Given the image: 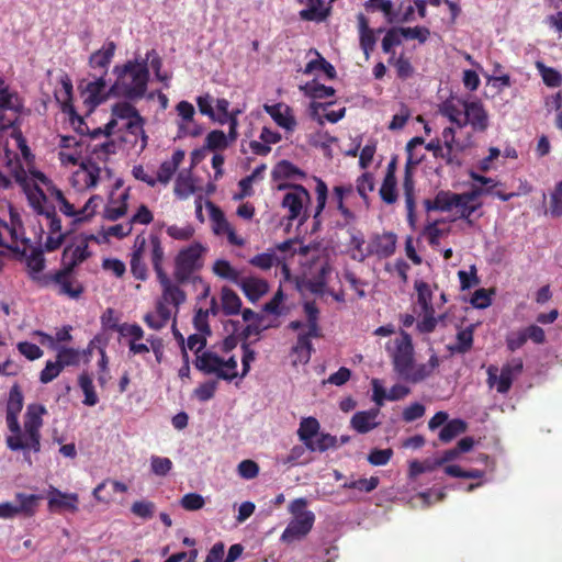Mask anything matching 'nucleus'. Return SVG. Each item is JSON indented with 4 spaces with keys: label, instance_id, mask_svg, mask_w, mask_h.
Segmentation results:
<instances>
[{
    "label": "nucleus",
    "instance_id": "nucleus-17",
    "mask_svg": "<svg viewBox=\"0 0 562 562\" xmlns=\"http://www.w3.org/2000/svg\"><path fill=\"white\" fill-rule=\"evenodd\" d=\"M484 194V189L473 187L470 191L458 193L460 201L456 202L453 207L458 209L459 218L464 220L472 225L471 215L482 206L479 198Z\"/></svg>",
    "mask_w": 562,
    "mask_h": 562
},
{
    "label": "nucleus",
    "instance_id": "nucleus-34",
    "mask_svg": "<svg viewBox=\"0 0 562 562\" xmlns=\"http://www.w3.org/2000/svg\"><path fill=\"white\" fill-rule=\"evenodd\" d=\"M305 173L289 160H281L272 170L273 180L304 178Z\"/></svg>",
    "mask_w": 562,
    "mask_h": 562
},
{
    "label": "nucleus",
    "instance_id": "nucleus-30",
    "mask_svg": "<svg viewBox=\"0 0 562 562\" xmlns=\"http://www.w3.org/2000/svg\"><path fill=\"white\" fill-rule=\"evenodd\" d=\"M145 119L139 114L133 120L126 122L125 130L126 132L134 137L133 143L134 146H137L138 138L140 139L139 150H144L147 146L148 136L144 130Z\"/></svg>",
    "mask_w": 562,
    "mask_h": 562
},
{
    "label": "nucleus",
    "instance_id": "nucleus-45",
    "mask_svg": "<svg viewBox=\"0 0 562 562\" xmlns=\"http://www.w3.org/2000/svg\"><path fill=\"white\" fill-rule=\"evenodd\" d=\"M229 138L221 130L211 131L205 138V148L209 150H223L229 145Z\"/></svg>",
    "mask_w": 562,
    "mask_h": 562
},
{
    "label": "nucleus",
    "instance_id": "nucleus-42",
    "mask_svg": "<svg viewBox=\"0 0 562 562\" xmlns=\"http://www.w3.org/2000/svg\"><path fill=\"white\" fill-rule=\"evenodd\" d=\"M337 438L330 434H319L316 439L307 443L306 449L311 452H325L330 448L337 447Z\"/></svg>",
    "mask_w": 562,
    "mask_h": 562
},
{
    "label": "nucleus",
    "instance_id": "nucleus-49",
    "mask_svg": "<svg viewBox=\"0 0 562 562\" xmlns=\"http://www.w3.org/2000/svg\"><path fill=\"white\" fill-rule=\"evenodd\" d=\"M315 70L324 71L329 79H334L336 77L335 67L321 55H318L317 59H313L306 64L304 72L312 74Z\"/></svg>",
    "mask_w": 562,
    "mask_h": 562
},
{
    "label": "nucleus",
    "instance_id": "nucleus-53",
    "mask_svg": "<svg viewBox=\"0 0 562 562\" xmlns=\"http://www.w3.org/2000/svg\"><path fill=\"white\" fill-rule=\"evenodd\" d=\"M23 393L19 384H13L9 392L5 412L20 414L23 408Z\"/></svg>",
    "mask_w": 562,
    "mask_h": 562
},
{
    "label": "nucleus",
    "instance_id": "nucleus-32",
    "mask_svg": "<svg viewBox=\"0 0 562 562\" xmlns=\"http://www.w3.org/2000/svg\"><path fill=\"white\" fill-rule=\"evenodd\" d=\"M319 428V422L315 417H304L301 419L297 437L304 443L305 448L307 443L314 440V437L318 435Z\"/></svg>",
    "mask_w": 562,
    "mask_h": 562
},
{
    "label": "nucleus",
    "instance_id": "nucleus-10",
    "mask_svg": "<svg viewBox=\"0 0 562 562\" xmlns=\"http://www.w3.org/2000/svg\"><path fill=\"white\" fill-rule=\"evenodd\" d=\"M23 109L19 94H8L0 91V130H8L13 126Z\"/></svg>",
    "mask_w": 562,
    "mask_h": 562
},
{
    "label": "nucleus",
    "instance_id": "nucleus-40",
    "mask_svg": "<svg viewBox=\"0 0 562 562\" xmlns=\"http://www.w3.org/2000/svg\"><path fill=\"white\" fill-rule=\"evenodd\" d=\"M78 383L85 394L82 403L87 406H94L99 402V397L94 391L92 378L87 372H82L78 378Z\"/></svg>",
    "mask_w": 562,
    "mask_h": 562
},
{
    "label": "nucleus",
    "instance_id": "nucleus-7",
    "mask_svg": "<svg viewBox=\"0 0 562 562\" xmlns=\"http://www.w3.org/2000/svg\"><path fill=\"white\" fill-rule=\"evenodd\" d=\"M394 371L405 380L414 366V346L408 333L402 330L401 338L396 340V347L392 357Z\"/></svg>",
    "mask_w": 562,
    "mask_h": 562
},
{
    "label": "nucleus",
    "instance_id": "nucleus-50",
    "mask_svg": "<svg viewBox=\"0 0 562 562\" xmlns=\"http://www.w3.org/2000/svg\"><path fill=\"white\" fill-rule=\"evenodd\" d=\"M437 468H439V465L437 464L436 459H426L424 461L413 460L409 462L408 475L409 477L415 479L423 473L432 472Z\"/></svg>",
    "mask_w": 562,
    "mask_h": 562
},
{
    "label": "nucleus",
    "instance_id": "nucleus-62",
    "mask_svg": "<svg viewBox=\"0 0 562 562\" xmlns=\"http://www.w3.org/2000/svg\"><path fill=\"white\" fill-rule=\"evenodd\" d=\"M305 89L306 93L314 99H325L335 94V89L333 87H327L316 81L307 83Z\"/></svg>",
    "mask_w": 562,
    "mask_h": 562
},
{
    "label": "nucleus",
    "instance_id": "nucleus-35",
    "mask_svg": "<svg viewBox=\"0 0 562 562\" xmlns=\"http://www.w3.org/2000/svg\"><path fill=\"white\" fill-rule=\"evenodd\" d=\"M468 429V424L460 419H451L447 422V424L442 427V429L439 432V440L448 443L452 441L456 437L459 435L465 432Z\"/></svg>",
    "mask_w": 562,
    "mask_h": 562
},
{
    "label": "nucleus",
    "instance_id": "nucleus-24",
    "mask_svg": "<svg viewBox=\"0 0 562 562\" xmlns=\"http://www.w3.org/2000/svg\"><path fill=\"white\" fill-rule=\"evenodd\" d=\"M358 32H359V44L366 59H369L371 53L374 50L376 44L375 32L369 25V20L363 13L357 15Z\"/></svg>",
    "mask_w": 562,
    "mask_h": 562
},
{
    "label": "nucleus",
    "instance_id": "nucleus-11",
    "mask_svg": "<svg viewBox=\"0 0 562 562\" xmlns=\"http://www.w3.org/2000/svg\"><path fill=\"white\" fill-rule=\"evenodd\" d=\"M397 237L392 232L374 234L366 248V255L376 256L379 259H386L394 255L396 250Z\"/></svg>",
    "mask_w": 562,
    "mask_h": 562
},
{
    "label": "nucleus",
    "instance_id": "nucleus-21",
    "mask_svg": "<svg viewBox=\"0 0 562 562\" xmlns=\"http://www.w3.org/2000/svg\"><path fill=\"white\" fill-rule=\"evenodd\" d=\"M379 413V408H371L355 413L350 419L351 428L358 434L370 432L380 425V422L376 420Z\"/></svg>",
    "mask_w": 562,
    "mask_h": 562
},
{
    "label": "nucleus",
    "instance_id": "nucleus-12",
    "mask_svg": "<svg viewBox=\"0 0 562 562\" xmlns=\"http://www.w3.org/2000/svg\"><path fill=\"white\" fill-rule=\"evenodd\" d=\"M45 263L46 260L41 248H32L30 254L25 255L27 276L40 288H46L47 280L52 274V272L43 273Z\"/></svg>",
    "mask_w": 562,
    "mask_h": 562
},
{
    "label": "nucleus",
    "instance_id": "nucleus-19",
    "mask_svg": "<svg viewBox=\"0 0 562 562\" xmlns=\"http://www.w3.org/2000/svg\"><path fill=\"white\" fill-rule=\"evenodd\" d=\"M157 280L161 286V301L173 305L177 314L180 305L187 300L186 292L180 288V283L173 282L168 274Z\"/></svg>",
    "mask_w": 562,
    "mask_h": 562
},
{
    "label": "nucleus",
    "instance_id": "nucleus-56",
    "mask_svg": "<svg viewBox=\"0 0 562 562\" xmlns=\"http://www.w3.org/2000/svg\"><path fill=\"white\" fill-rule=\"evenodd\" d=\"M249 263L261 270H269L274 265H279L280 260L274 252H262L254 256Z\"/></svg>",
    "mask_w": 562,
    "mask_h": 562
},
{
    "label": "nucleus",
    "instance_id": "nucleus-4",
    "mask_svg": "<svg viewBox=\"0 0 562 562\" xmlns=\"http://www.w3.org/2000/svg\"><path fill=\"white\" fill-rule=\"evenodd\" d=\"M74 270L65 265L61 269L52 272L46 288H53L60 296H67L72 300L80 299L85 292V286L75 277Z\"/></svg>",
    "mask_w": 562,
    "mask_h": 562
},
{
    "label": "nucleus",
    "instance_id": "nucleus-60",
    "mask_svg": "<svg viewBox=\"0 0 562 562\" xmlns=\"http://www.w3.org/2000/svg\"><path fill=\"white\" fill-rule=\"evenodd\" d=\"M151 472L158 476H166L172 469V461L166 457L151 456Z\"/></svg>",
    "mask_w": 562,
    "mask_h": 562
},
{
    "label": "nucleus",
    "instance_id": "nucleus-36",
    "mask_svg": "<svg viewBox=\"0 0 562 562\" xmlns=\"http://www.w3.org/2000/svg\"><path fill=\"white\" fill-rule=\"evenodd\" d=\"M105 87L106 81L104 76H99L95 80L88 82L85 88V92L88 93L87 101L93 105L102 103L105 100L103 95Z\"/></svg>",
    "mask_w": 562,
    "mask_h": 562
},
{
    "label": "nucleus",
    "instance_id": "nucleus-64",
    "mask_svg": "<svg viewBox=\"0 0 562 562\" xmlns=\"http://www.w3.org/2000/svg\"><path fill=\"white\" fill-rule=\"evenodd\" d=\"M63 371L61 363L56 361L48 360L44 367V369L40 373V381L43 384H47L56 379L60 372Z\"/></svg>",
    "mask_w": 562,
    "mask_h": 562
},
{
    "label": "nucleus",
    "instance_id": "nucleus-28",
    "mask_svg": "<svg viewBox=\"0 0 562 562\" xmlns=\"http://www.w3.org/2000/svg\"><path fill=\"white\" fill-rule=\"evenodd\" d=\"M78 503L79 497L76 493H63L58 490H54L50 493L49 499H48V507L50 509H65L69 510L71 513H75L78 510Z\"/></svg>",
    "mask_w": 562,
    "mask_h": 562
},
{
    "label": "nucleus",
    "instance_id": "nucleus-25",
    "mask_svg": "<svg viewBox=\"0 0 562 562\" xmlns=\"http://www.w3.org/2000/svg\"><path fill=\"white\" fill-rule=\"evenodd\" d=\"M237 285L252 303L257 302L269 291L268 282L257 277H241Z\"/></svg>",
    "mask_w": 562,
    "mask_h": 562
},
{
    "label": "nucleus",
    "instance_id": "nucleus-16",
    "mask_svg": "<svg viewBox=\"0 0 562 562\" xmlns=\"http://www.w3.org/2000/svg\"><path fill=\"white\" fill-rule=\"evenodd\" d=\"M443 146V161L448 166H461V154L464 151L465 146L456 138V130L453 127H446L441 133Z\"/></svg>",
    "mask_w": 562,
    "mask_h": 562
},
{
    "label": "nucleus",
    "instance_id": "nucleus-8",
    "mask_svg": "<svg viewBox=\"0 0 562 562\" xmlns=\"http://www.w3.org/2000/svg\"><path fill=\"white\" fill-rule=\"evenodd\" d=\"M522 369L524 362L521 358H513L510 361L506 362L501 369L499 376H497L498 369L494 366H491L487 369V383L490 386H492L495 382H497V392L505 394L510 390L514 378L520 374Z\"/></svg>",
    "mask_w": 562,
    "mask_h": 562
},
{
    "label": "nucleus",
    "instance_id": "nucleus-38",
    "mask_svg": "<svg viewBox=\"0 0 562 562\" xmlns=\"http://www.w3.org/2000/svg\"><path fill=\"white\" fill-rule=\"evenodd\" d=\"M89 255L90 254L88 251V244L87 241L83 240L75 248H65L63 252V260H66L70 256L69 261L66 263V266L75 269V267L85 261L89 257Z\"/></svg>",
    "mask_w": 562,
    "mask_h": 562
},
{
    "label": "nucleus",
    "instance_id": "nucleus-41",
    "mask_svg": "<svg viewBox=\"0 0 562 562\" xmlns=\"http://www.w3.org/2000/svg\"><path fill=\"white\" fill-rule=\"evenodd\" d=\"M415 290L417 292V302L423 311L434 312L432 292L428 283L422 280L415 281Z\"/></svg>",
    "mask_w": 562,
    "mask_h": 562
},
{
    "label": "nucleus",
    "instance_id": "nucleus-5",
    "mask_svg": "<svg viewBox=\"0 0 562 562\" xmlns=\"http://www.w3.org/2000/svg\"><path fill=\"white\" fill-rule=\"evenodd\" d=\"M311 202V194L304 186H293L292 191H288L281 202L282 207L288 209V220H299L303 225L310 217L307 204Z\"/></svg>",
    "mask_w": 562,
    "mask_h": 562
},
{
    "label": "nucleus",
    "instance_id": "nucleus-39",
    "mask_svg": "<svg viewBox=\"0 0 562 562\" xmlns=\"http://www.w3.org/2000/svg\"><path fill=\"white\" fill-rule=\"evenodd\" d=\"M473 346V326H468L457 334V344L449 346L452 353H465Z\"/></svg>",
    "mask_w": 562,
    "mask_h": 562
},
{
    "label": "nucleus",
    "instance_id": "nucleus-13",
    "mask_svg": "<svg viewBox=\"0 0 562 562\" xmlns=\"http://www.w3.org/2000/svg\"><path fill=\"white\" fill-rule=\"evenodd\" d=\"M195 367L205 374H215L218 379L225 381H232L238 375V373H228L223 369V359L211 351H204L198 356Z\"/></svg>",
    "mask_w": 562,
    "mask_h": 562
},
{
    "label": "nucleus",
    "instance_id": "nucleus-23",
    "mask_svg": "<svg viewBox=\"0 0 562 562\" xmlns=\"http://www.w3.org/2000/svg\"><path fill=\"white\" fill-rule=\"evenodd\" d=\"M116 45L113 41L106 42L100 49L89 57V66L92 69H100V76H106L109 66L114 57Z\"/></svg>",
    "mask_w": 562,
    "mask_h": 562
},
{
    "label": "nucleus",
    "instance_id": "nucleus-15",
    "mask_svg": "<svg viewBox=\"0 0 562 562\" xmlns=\"http://www.w3.org/2000/svg\"><path fill=\"white\" fill-rule=\"evenodd\" d=\"M314 521L315 516L312 512L297 515V517H294V519L289 522L282 532L281 540L283 542L291 543L294 540L302 539L312 530Z\"/></svg>",
    "mask_w": 562,
    "mask_h": 562
},
{
    "label": "nucleus",
    "instance_id": "nucleus-6",
    "mask_svg": "<svg viewBox=\"0 0 562 562\" xmlns=\"http://www.w3.org/2000/svg\"><path fill=\"white\" fill-rule=\"evenodd\" d=\"M46 408L42 404H30L24 415V437L29 443L27 449L34 452L41 451V428L43 426V415Z\"/></svg>",
    "mask_w": 562,
    "mask_h": 562
},
{
    "label": "nucleus",
    "instance_id": "nucleus-22",
    "mask_svg": "<svg viewBox=\"0 0 562 562\" xmlns=\"http://www.w3.org/2000/svg\"><path fill=\"white\" fill-rule=\"evenodd\" d=\"M5 422L8 429L13 434L12 436H8L5 439L8 448L12 451L26 450L29 443L23 439L19 423V414L5 412Z\"/></svg>",
    "mask_w": 562,
    "mask_h": 562
},
{
    "label": "nucleus",
    "instance_id": "nucleus-63",
    "mask_svg": "<svg viewBox=\"0 0 562 562\" xmlns=\"http://www.w3.org/2000/svg\"><path fill=\"white\" fill-rule=\"evenodd\" d=\"M505 342L507 349L512 352L520 349L527 342L524 328L509 331L506 335Z\"/></svg>",
    "mask_w": 562,
    "mask_h": 562
},
{
    "label": "nucleus",
    "instance_id": "nucleus-29",
    "mask_svg": "<svg viewBox=\"0 0 562 562\" xmlns=\"http://www.w3.org/2000/svg\"><path fill=\"white\" fill-rule=\"evenodd\" d=\"M316 187H315V193H316V206L313 214V228L312 232L315 233L319 229L322 224V213L325 210L327 198H328V188L325 181H323L321 178H315Z\"/></svg>",
    "mask_w": 562,
    "mask_h": 562
},
{
    "label": "nucleus",
    "instance_id": "nucleus-37",
    "mask_svg": "<svg viewBox=\"0 0 562 562\" xmlns=\"http://www.w3.org/2000/svg\"><path fill=\"white\" fill-rule=\"evenodd\" d=\"M222 310L225 315H236L240 312L241 300L229 288L222 289Z\"/></svg>",
    "mask_w": 562,
    "mask_h": 562
},
{
    "label": "nucleus",
    "instance_id": "nucleus-58",
    "mask_svg": "<svg viewBox=\"0 0 562 562\" xmlns=\"http://www.w3.org/2000/svg\"><path fill=\"white\" fill-rule=\"evenodd\" d=\"M549 214L552 217L562 216V180L554 186L550 194Z\"/></svg>",
    "mask_w": 562,
    "mask_h": 562
},
{
    "label": "nucleus",
    "instance_id": "nucleus-46",
    "mask_svg": "<svg viewBox=\"0 0 562 562\" xmlns=\"http://www.w3.org/2000/svg\"><path fill=\"white\" fill-rule=\"evenodd\" d=\"M123 337H130L128 341H139L144 338V330L138 324H113L110 326Z\"/></svg>",
    "mask_w": 562,
    "mask_h": 562
},
{
    "label": "nucleus",
    "instance_id": "nucleus-26",
    "mask_svg": "<svg viewBox=\"0 0 562 562\" xmlns=\"http://www.w3.org/2000/svg\"><path fill=\"white\" fill-rule=\"evenodd\" d=\"M149 260L153 266V269L156 273L157 279L167 276V272L164 269V262L166 259L165 248L162 246L161 239L158 235L151 234L149 236Z\"/></svg>",
    "mask_w": 562,
    "mask_h": 562
},
{
    "label": "nucleus",
    "instance_id": "nucleus-61",
    "mask_svg": "<svg viewBox=\"0 0 562 562\" xmlns=\"http://www.w3.org/2000/svg\"><path fill=\"white\" fill-rule=\"evenodd\" d=\"M56 360L61 363L63 369L68 366H77L80 360V353L74 348L61 347L58 350Z\"/></svg>",
    "mask_w": 562,
    "mask_h": 562
},
{
    "label": "nucleus",
    "instance_id": "nucleus-18",
    "mask_svg": "<svg viewBox=\"0 0 562 562\" xmlns=\"http://www.w3.org/2000/svg\"><path fill=\"white\" fill-rule=\"evenodd\" d=\"M210 215L214 234L226 235L227 240L231 245L239 247L245 245V240L236 235L235 229L227 221L224 212L220 207L212 204Z\"/></svg>",
    "mask_w": 562,
    "mask_h": 562
},
{
    "label": "nucleus",
    "instance_id": "nucleus-2",
    "mask_svg": "<svg viewBox=\"0 0 562 562\" xmlns=\"http://www.w3.org/2000/svg\"><path fill=\"white\" fill-rule=\"evenodd\" d=\"M207 248L200 241H193L181 248L175 257L173 278L180 284L190 281L192 274L203 267V256Z\"/></svg>",
    "mask_w": 562,
    "mask_h": 562
},
{
    "label": "nucleus",
    "instance_id": "nucleus-48",
    "mask_svg": "<svg viewBox=\"0 0 562 562\" xmlns=\"http://www.w3.org/2000/svg\"><path fill=\"white\" fill-rule=\"evenodd\" d=\"M156 512V505L151 501H136L131 506V513L144 520L151 519Z\"/></svg>",
    "mask_w": 562,
    "mask_h": 562
},
{
    "label": "nucleus",
    "instance_id": "nucleus-54",
    "mask_svg": "<svg viewBox=\"0 0 562 562\" xmlns=\"http://www.w3.org/2000/svg\"><path fill=\"white\" fill-rule=\"evenodd\" d=\"M379 477L371 476L370 479H359L350 482H346L342 487L348 490H358L360 492L370 493L374 491L379 485Z\"/></svg>",
    "mask_w": 562,
    "mask_h": 562
},
{
    "label": "nucleus",
    "instance_id": "nucleus-20",
    "mask_svg": "<svg viewBox=\"0 0 562 562\" xmlns=\"http://www.w3.org/2000/svg\"><path fill=\"white\" fill-rule=\"evenodd\" d=\"M263 110L282 128L293 131L296 126V120L292 114V109L284 103L273 105L265 104Z\"/></svg>",
    "mask_w": 562,
    "mask_h": 562
},
{
    "label": "nucleus",
    "instance_id": "nucleus-27",
    "mask_svg": "<svg viewBox=\"0 0 562 562\" xmlns=\"http://www.w3.org/2000/svg\"><path fill=\"white\" fill-rule=\"evenodd\" d=\"M458 201H460V196H458V193L441 190L436 194V196L432 200L426 199L424 201V206L428 212H449L453 209L456 202Z\"/></svg>",
    "mask_w": 562,
    "mask_h": 562
},
{
    "label": "nucleus",
    "instance_id": "nucleus-59",
    "mask_svg": "<svg viewBox=\"0 0 562 562\" xmlns=\"http://www.w3.org/2000/svg\"><path fill=\"white\" fill-rule=\"evenodd\" d=\"M401 35L406 40H417L424 44L428 40L430 31L426 26L401 27Z\"/></svg>",
    "mask_w": 562,
    "mask_h": 562
},
{
    "label": "nucleus",
    "instance_id": "nucleus-57",
    "mask_svg": "<svg viewBox=\"0 0 562 562\" xmlns=\"http://www.w3.org/2000/svg\"><path fill=\"white\" fill-rule=\"evenodd\" d=\"M445 473L452 477H463V479H482L484 472L479 469L472 470H462L457 464H449L445 467Z\"/></svg>",
    "mask_w": 562,
    "mask_h": 562
},
{
    "label": "nucleus",
    "instance_id": "nucleus-43",
    "mask_svg": "<svg viewBox=\"0 0 562 562\" xmlns=\"http://www.w3.org/2000/svg\"><path fill=\"white\" fill-rule=\"evenodd\" d=\"M195 191L193 180L190 175L180 172L175 182V194L179 199H187Z\"/></svg>",
    "mask_w": 562,
    "mask_h": 562
},
{
    "label": "nucleus",
    "instance_id": "nucleus-31",
    "mask_svg": "<svg viewBox=\"0 0 562 562\" xmlns=\"http://www.w3.org/2000/svg\"><path fill=\"white\" fill-rule=\"evenodd\" d=\"M329 15V8H324V0H308L307 7L300 12L304 21L322 22Z\"/></svg>",
    "mask_w": 562,
    "mask_h": 562
},
{
    "label": "nucleus",
    "instance_id": "nucleus-14",
    "mask_svg": "<svg viewBox=\"0 0 562 562\" xmlns=\"http://www.w3.org/2000/svg\"><path fill=\"white\" fill-rule=\"evenodd\" d=\"M147 246V239L144 235L139 234L136 236L131 252V273L138 281H146L149 277L148 268L145 262V250Z\"/></svg>",
    "mask_w": 562,
    "mask_h": 562
},
{
    "label": "nucleus",
    "instance_id": "nucleus-44",
    "mask_svg": "<svg viewBox=\"0 0 562 562\" xmlns=\"http://www.w3.org/2000/svg\"><path fill=\"white\" fill-rule=\"evenodd\" d=\"M396 184V178H393L391 175L389 177H384L381 188L379 190V194L382 201L385 202L386 204H393L397 201Z\"/></svg>",
    "mask_w": 562,
    "mask_h": 562
},
{
    "label": "nucleus",
    "instance_id": "nucleus-47",
    "mask_svg": "<svg viewBox=\"0 0 562 562\" xmlns=\"http://www.w3.org/2000/svg\"><path fill=\"white\" fill-rule=\"evenodd\" d=\"M536 66L546 86L557 88L562 85V75L557 69L548 67L541 61H538Z\"/></svg>",
    "mask_w": 562,
    "mask_h": 562
},
{
    "label": "nucleus",
    "instance_id": "nucleus-55",
    "mask_svg": "<svg viewBox=\"0 0 562 562\" xmlns=\"http://www.w3.org/2000/svg\"><path fill=\"white\" fill-rule=\"evenodd\" d=\"M15 498L18 502V505H15L18 513H24L27 515H32L34 513L38 496L33 494L18 493Z\"/></svg>",
    "mask_w": 562,
    "mask_h": 562
},
{
    "label": "nucleus",
    "instance_id": "nucleus-51",
    "mask_svg": "<svg viewBox=\"0 0 562 562\" xmlns=\"http://www.w3.org/2000/svg\"><path fill=\"white\" fill-rule=\"evenodd\" d=\"M103 202L102 196L94 194L91 195L85 205L79 210V217H77V222L89 221L97 213V209Z\"/></svg>",
    "mask_w": 562,
    "mask_h": 562
},
{
    "label": "nucleus",
    "instance_id": "nucleus-3",
    "mask_svg": "<svg viewBox=\"0 0 562 562\" xmlns=\"http://www.w3.org/2000/svg\"><path fill=\"white\" fill-rule=\"evenodd\" d=\"M422 144H424V138L417 136V137L412 138L407 143V146H406L407 151H408V157H407V160L405 164L402 188H403V193H404V198H405V206H406V211H407V222L409 223L411 226H414L415 222H416L414 168L416 165H418L420 162L419 158L413 160V155L411 151H412L413 147H415L416 145H422Z\"/></svg>",
    "mask_w": 562,
    "mask_h": 562
},
{
    "label": "nucleus",
    "instance_id": "nucleus-1",
    "mask_svg": "<svg viewBox=\"0 0 562 562\" xmlns=\"http://www.w3.org/2000/svg\"><path fill=\"white\" fill-rule=\"evenodd\" d=\"M115 82L110 87L109 94L127 100L142 99L147 90L149 70L147 61L128 60L113 68Z\"/></svg>",
    "mask_w": 562,
    "mask_h": 562
},
{
    "label": "nucleus",
    "instance_id": "nucleus-52",
    "mask_svg": "<svg viewBox=\"0 0 562 562\" xmlns=\"http://www.w3.org/2000/svg\"><path fill=\"white\" fill-rule=\"evenodd\" d=\"M137 115H139L138 110L130 102H117L112 106V116L115 119L127 120L128 122Z\"/></svg>",
    "mask_w": 562,
    "mask_h": 562
},
{
    "label": "nucleus",
    "instance_id": "nucleus-9",
    "mask_svg": "<svg viewBox=\"0 0 562 562\" xmlns=\"http://www.w3.org/2000/svg\"><path fill=\"white\" fill-rule=\"evenodd\" d=\"M463 105V121L461 123L462 127L468 124L471 125L474 132L483 133L488 128V114L484 109V105L481 101H464Z\"/></svg>",
    "mask_w": 562,
    "mask_h": 562
},
{
    "label": "nucleus",
    "instance_id": "nucleus-33",
    "mask_svg": "<svg viewBox=\"0 0 562 562\" xmlns=\"http://www.w3.org/2000/svg\"><path fill=\"white\" fill-rule=\"evenodd\" d=\"M212 271L218 278L227 280L236 285L241 279L239 271L225 259H217L212 266Z\"/></svg>",
    "mask_w": 562,
    "mask_h": 562
}]
</instances>
